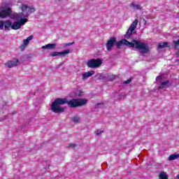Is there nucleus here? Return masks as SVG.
<instances>
[{
    "label": "nucleus",
    "instance_id": "5",
    "mask_svg": "<svg viewBox=\"0 0 179 179\" xmlns=\"http://www.w3.org/2000/svg\"><path fill=\"white\" fill-rule=\"evenodd\" d=\"M103 62L100 59H92L88 60L87 62V66L92 69L99 68V66H101Z\"/></svg>",
    "mask_w": 179,
    "mask_h": 179
},
{
    "label": "nucleus",
    "instance_id": "15",
    "mask_svg": "<svg viewBox=\"0 0 179 179\" xmlns=\"http://www.w3.org/2000/svg\"><path fill=\"white\" fill-rule=\"evenodd\" d=\"M179 159V154H172L169 157V160L173 162V160H177Z\"/></svg>",
    "mask_w": 179,
    "mask_h": 179
},
{
    "label": "nucleus",
    "instance_id": "21",
    "mask_svg": "<svg viewBox=\"0 0 179 179\" xmlns=\"http://www.w3.org/2000/svg\"><path fill=\"white\" fill-rule=\"evenodd\" d=\"M14 17H15V19L16 20H22V17H23L22 13L21 14H17V13L15 14V15H14Z\"/></svg>",
    "mask_w": 179,
    "mask_h": 179
},
{
    "label": "nucleus",
    "instance_id": "34",
    "mask_svg": "<svg viewBox=\"0 0 179 179\" xmlns=\"http://www.w3.org/2000/svg\"><path fill=\"white\" fill-rule=\"evenodd\" d=\"M78 96H82V94L80 92L79 94H78Z\"/></svg>",
    "mask_w": 179,
    "mask_h": 179
},
{
    "label": "nucleus",
    "instance_id": "1",
    "mask_svg": "<svg viewBox=\"0 0 179 179\" xmlns=\"http://www.w3.org/2000/svg\"><path fill=\"white\" fill-rule=\"evenodd\" d=\"M87 103V100L83 99H73L68 101L66 99L58 98L55 99L52 105L51 110L53 113L56 114H60V113H64L65 111V108H64L61 106H64V104H68L72 108H75L76 107H80L82 106H85Z\"/></svg>",
    "mask_w": 179,
    "mask_h": 179
},
{
    "label": "nucleus",
    "instance_id": "8",
    "mask_svg": "<svg viewBox=\"0 0 179 179\" xmlns=\"http://www.w3.org/2000/svg\"><path fill=\"white\" fill-rule=\"evenodd\" d=\"M5 65L7 68H14V66H17V65H19V60L17 59L9 60L5 64Z\"/></svg>",
    "mask_w": 179,
    "mask_h": 179
},
{
    "label": "nucleus",
    "instance_id": "9",
    "mask_svg": "<svg viewBox=\"0 0 179 179\" xmlns=\"http://www.w3.org/2000/svg\"><path fill=\"white\" fill-rule=\"evenodd\" d=\"M31 40H33V36H29L27 39H24L23 41V44L20 45V48L22 50H24L26 48V47H27V45H29V43H30V41H31Z\"/></svg>",
    "mask_w": 179,
    "mask_h": 179
},
{
    "label": "nucleus",
    "instance_id": "32",
    "mask_svg": "<svg viewBox=\"0 0 179 179\" xmlns=\"http://www.w3.org/2000/svg\"><path fill=\"white\" fill-rule=\"evenodd\" d=\"M70 148H76V144H71Z\"/></svg>",
    "mask_w": 179,
    "mask_h": 179
},
{
    "label": "nucleus",
    "instance_id": "12",
    "mask_svg": "<svg viewBox=\"0 0 179 179\" xmlns=\"http://www.w3.org/2000/svg\"><path fill=\"white\" fill-rule=\"evenodd\" d=\"M92 75H94V71H93L84 73L83 74V80H86V79H89V78H90V76H92Z\"/></svg>",
    "mask_w": 179,
    "mask_h": 179
},
{
    "label": "nucleus",
    "instance_id": "19",
    "mask_svg": "<svg viewBox=\"0 0 179 179\" xmlns=\"http://www.w3.org/2000/svg\"><path fill=\"white\" fill-rule=\"evenodd\" d=\"M173 44L176 50H178L177 55H179V39L178 41H173Z\"/></svg>",
    "mask_w": 179,
    "mask_h": 179
},
{
    "label": "nucleus",
    "instance_id": "29",
    "mask_svg": "<svg viewBox=\"0 0 179 179\" xmlns=\"http://www.w3.org/2000/svg\"><path fill=\"white\" fill-rule=\"evenodd\" d=\"M162 78V76H157L156 78V80H157V82H161Z\"/></svg>",
    "mask_w": 179,
    "mask_h": 179
},
{
    "label": "nucleus",
    "instance_id": "13",
    "mask_svg": "<svg viewBox=\"0 0 179 179\" xmlns=\"http://www.w3.org/2000/svg\"><path fill=\"white\" fill-rule=\"evenodd\" d=\"M20 27H21L20 22H13L11 26V29L13 30H19V29H20Z\"/></svg>",
    "mask_w": 179,
    "mask_h": 179
},
{
    "label": "nucleus",
    "instance_id": "2",
    "mask_svg": "<svg viewBox=\"0 0 179 179\" xmlns=\"http://www.w3.org/2000/svg\"><path fill=\"white\" fill-rule=\"evenodd\" d=\"M123 44L129 48H136V50H138L141 51V54H148V52H149V46L141 40L134 39L131 42H129L127 41V39H122L116 43V46L117 48H120Z\"/></svg>",
    "mask_w": 179,
    "mask_h": 179
},
{
    "label": "nucleus",
    "instance_id": "25",
    "mask_svg": "<svg viewBox=\"0 0 179 179\" xmlns=\"http://www.w3.org/2000/svg\"><path fill=\"white\" fill-rule=\"evenodd\" d=\"M5 24L4 21H0V30H3V26Z\"/></svg>",
    "mask_w": 179,
    "mask_h": 179
},
{
    "label": "nucleus",
    "instance_id": "28",
    "mask_svg": "<svg viewBox=\"0 0 179 179\" xmlns=\"http://www.w3.org/2000/svg\"><path fill=\"white\" fill-rule=\"evenodd\" d=\"M75 43H65L64 47H69V45H72L73 44H74Z\"/></svg>",
    "mask_w": 179,
    "mask_h": 179
},
{
    "label": "nucleus",
    "instance_id": "24",
    "mask_svg": "<svg viewBox=\"0 0 179 179\" xmlns=\"http://www.w3.org/2000/svg\"><path fill=\"white\" fill-rule=\"evenodd\" d=\"M50 55L51 57H58V55H59V52H52Z\"/></svg>",
    "mask_w": 179,
    "mask_h": 179
},
{
    "label": "nucleus",
    "instance_id": "33",
    "mask_svg": "<svg viewBox=\"0 0 179 179\" xmlns=\"http://www.w3.org/2000/svg\"><path fill=\"white\" fill-rule=\"evenodd\" d=\"M112 79H115V76H111Z\"/></svg>",
    "mask_w": 179,
    "mask_h": 179
},
{
    "label": "nucleus",
    "instance_id": "20",
    "mask_svg": "<svg viewBox=\"0 0 179 179\" xmlns=\"http://www.w3.org/2000/svg\"><path fill=\"white\" fill-rule=\"evenodd\" d=\"M166 47H169V43H167V42H164V43H159V46H158V48L160 49L166 48Z\"/></svg>",
    "mask_w": 179,
    "mask_h": 179
},
{
    "label": "nucleus",
    "instance_id": "16",
    "mask_svg": "<svg viewBox=\"0 0 179 179\" xmlns=\"http://www.w3.org/2000/svg\"><path fill=\"white\" fill-rule=\"evenodd\" d=\"M159 179H169V176H167V173L164 171H162L159 175Z\"/></svg>",
    "mask_w": 179,
    "mask_h": 179
},
{
    "label": "nucleus",
    "instance_id": "31",
    "mask_svg": "<svg viewBox=\"0 0 179 179\" xmlns=\"http://www.w3.org/2000/svg\"><path fill=\"white\" fill-rule=\"evenodd\" d=\"M99 106H103V103H98L95 106V108H99Z\"/></svg>",
    "mask_w": 179,
    "mask_h": 179
},
{
    "label": "nucleus",
    "instance_id": "22",
    "mask_svg": "<svg viewBox=\"0 0 179 179\" xmlns=\"http://www.w3.org/2000/svg\"><path fill=\"white\" fill-rule=\"evenodd\" d=\"M18 23L20 24V26H24V24L27 23V19L26 18H22L21 20H20V22H18Z\"/></svg>",
    "mask_w": 179,
    "mask_h": 179
},
{
    "label": "nucleus",
    "instance_id": "6",
    "mask_svg": "<svg viewBox=\"0 0 179 179\" xmlns=\"http://www.w3.org/2000/svg\"><path fill=\"white\" fill-rule=\"evenodd\" d=\"M0 12H1L2 19H5V17H7V16H9V15L12 13V10L10 9V8L1 7Z\"/></svg>",
    "mask_w": 179,
    "mask_h": 179
},
{
    "label": "nucleus",
    "instance_id": "18",
    "mask_svg": "<svg viewBox=\"0 0 179 179\" xmlns=\"http://www.w3.org/2000/svg\"><path fill=\"white\" fill-rule=\"evenodd\" d=\"M71 52V50L69 49H67L63 52H59V55L61 57H65L66 55H68Z\"/></svg>",
    "mask_w": 179,
    "mask_h": 179
},
{
    "label": "nucleus",
    "instance_id": "4",
    "mask_svg": "<svg viewBox=\"0 0 179 179\" xmlns=\"http://www.w3.org/2000/svg\"><path fill=\"white\" fill-rule=\"evenodd\" d=\"M136 26H138V20H135L131 26L129 27L127 31L126 32L124 35V38H127L129 40V38H131L132 37V33L135 31V29H136Z\"/></svg>",
    "mask_w": 179,
    "mask_h": 179
},
{
    "label": "nucleus",
    "instance_id": "26",
    "mask_svg": "<svg viewBox=\"0 0 179 179\" xmlns=\"http://www.w3.org/2000/svg\"><path fill=\"white\" fill-rule=\"evenodd\" d=\"M98 79H99V80H103V79H105V77L103 74H99Z\"/></svg>",
    "mask_w": 179,
    "mask_h": 179
},
{
    "label": "nucleus",
    "instance_id": "27",
    "mask_svg": "<svg viewBox=\"0 0 179 179\" xmlns=\"http://www.w3.org/2000/svg\"><path fill=\"white\" fill-rule=\"evenodd\" d=\"M96 135H101V134H103V130H96L95 131Z\"/></svg>",
    "mask_w": 179,
    "mask_h": 179
},
{
    "label": "nucleus",
    "instance_id": "10",
    "mask_svg": "<svg viewBox=\"0 0 179 179\" xmlns=\"http://www.w3.org/2000/svg\"><path fill=\"white\" fill-rule=\"evenodd\" d=\"M129 8H131L134 10H141V9H142V6L135 2L131 3L129 4Z\"/></svg>",
    "mask_w": 179,
    "mask_h": 179
},
{
    "label": "nucleus",
    "instance_id": "30",
    "mask_svg": "<svg viewBox=\"0 0 179 179\" xmlns=\"http://www.w3.org/2000/svg\"><path fill=\"white\" fill-rule=\"evenodd\" d=\"M131 78L127 80L126 81L124 82V85H128V83H131Z\"/></svg>",
    "mask_w": 179,
    "mask_h": 179
},
{
    "label": "nucleus",
    "instance_id": "11",
    "mask_svg": "<svg viewBox=\"0 0 179 179\" xmlns=\"http://www.w3.org/2000/svg\"><path fill=\"white\" fill-rule=\"evenodd\" d=\"M57 45L55 43H48L41 47L42 50H55Z\"/></svg>",
    "mask_w": 179,
    "mask_h": 179
},
{
    "label": "nucleus",
    "instance_id": "17",
    "mask_svg": "<svg viewBox=\"0 0 179 179\" xmlns=\"http://www.w3.org/2000/svg\"><path fill=\"white\" fill-rule=\"evenodd\" d=\"M169 80L164 81L161 83V85L159 87V89H166L169 87Z\"/></svg>",
    "mask_w": 179,
    "mask_h": 179
},
{
    "label": "nucleus",
    "instance_id": "7",
    "mask_svg": "<svg viewBox=\"0 0 179 179\" xmlns=\"http://www.w3.org/2000/svg\"><path fill=\"white\" fill-rule=\"evenodd\" d=\"M115 43H117V38L112 37L109 40H108L106 43V49L108 51H111L113 50V47L115 45Z\"/></svg>",
    "mask_w": 179,
    "mask_h": 179
},
{
    "label": "nucleus",
    "instance_id": "35",
    "mask_svg": "<svg viewBox=\"0 0 179 179\" xmlns=\"http://www.w3.org/2000/svg\"><path fill=\"white\" fill-rule=\"evenodd\" d=\"M176 178H177L178 179H179V175H178V176H176Z\"/></svg>",
    "mask_w": 179,
    "mask_h": 179
},
{
    "label": "nucleus",
    "instance_id": "3",
    "mask_svg": "<svg viewBox=\"0 0 179 179\" xmlns=\"http://www.w3.org/2000/svg\"><path fill=\"white\" fill-rule=\"evenodd\" d=\"M21 10L23 17H29L31 13H34V12H36V8H34V6H29L26 4H22L21 6Z\"/></svg>",
    "mask_w": 179,
    "mask_h": 179
},
{
    "label": "nucleus",
    "instance_id": "36",
    "mask_svg": "<svg viewBox=\"0 0 179 179\" xmlns=\"http://www.w3.org/2000/svg\"><path fill=\"white\" fill-rule=\"evenodd\" d=\"M58 1H61V0H58Z\"/></svg>",
    "mask_w": 179,
    "mask_h": 179
},
{
    "label": "nucleus",
    "instance_id": "14",
    "mask_svg": "<svg viewBox=\"0 0 179 179\" xmlns=\"http://www.w3.org/2000/svg\"><path fill=\"white\" fill-rule=\"evenodd\" d=\"M10 27H12V22H10L9 20L4 21L5 30H9Z\"/></svg>",
    "mask_w": 179,
    "mask_h": 179
},
{
    "label": "nucleus",
    "instance_id": "23",
    "mask_svg": "<svg viewBox=\"0 0 179 179\" xmlns=\"http://www.w3.org/2000/svg\"><path fill=\"white\" fill-rule=\"evenodd\" d=\"M73 122H74L75 124H76L78 122H80V117H74L73 118Z\"/></svg>",
    "mask_w": 179,
    "mask_h": 179
}]
</instances>
